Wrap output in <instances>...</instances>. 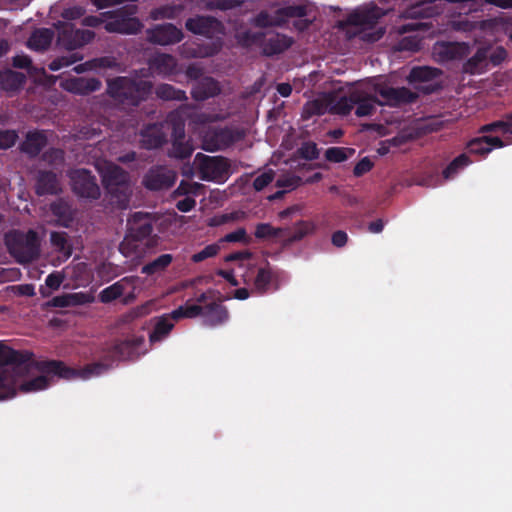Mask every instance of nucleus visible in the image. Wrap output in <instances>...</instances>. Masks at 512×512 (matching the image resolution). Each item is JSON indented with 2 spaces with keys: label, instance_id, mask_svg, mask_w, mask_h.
Here are the masks:
<instances>
[{
  "label": "nucleus",
  "instance_id": "obj_1",
  "mask_svg": "<svg viewBox=\"0 0 512 512\" xmlns=\"http://www.w3.org/2000/svg\"><path fill=\"white\" fill-rule=\"evenodd\" d=\"M31 369H36L41 375L26 380L19 385V390L24 393L36 392L46 389L50 386L51 377H58L65 380L89 379L99 376L108 370V366L102 362H94L85 365L83 368H72L67 366L61 360H41L35 361L32 358Z\"/></svg>",
  "mask_w": 512,
  "mask_h": 512
},
{
  "label": "nucleus",
  "instance_id": "obj_2",
  "mask_svg": "<svg viewBox=\"0 0 512 512\" xmlns=\"http://www.w3.org/2000/svg\"><path fill=\"white\" fill-rule=\"evenodd\" d=\"M153 83L139 77L116 76L107 79L106 94L118 105L138 107L153 92Z\"/></svg>",
  "mask_w": 512,
  "mask_h": 512
},
{
  "label": "nucleus",
  "instance_id": "obj_3",
  "mask_svg": "<svg viewBox=\"0 0 512 512\" xmlns=\"http://www.w3.org/2000/svg\"><path fill=\"white\" fill-rule=\"evenodd\" d=\"M4 242L9 254L17 263H31L40 256V238L33 229L26 232L18 229L10 230L5 234Z\"/></svg>",
  "mask_w": 512,
  "mask_h": 512
},
{
  "label": "nucleus",
  "instance_id": "obj_4",
  "mask_svg": "<svg viewBox=\"0 0 512 512\" xmlns=\"http://www.w3.org/2000/svg\"><path fill=\"white\" fill-rule=\"evenodd\" d=\"M102 183L110 202L119 209H126L132 195L130 175L118 165L110 164L102 171Z\"/></svg>",
  "mask_w": 512,
  "mask_h": 512
},
{
  "label": "nucleus",
  "instance_id": "obj_5",
  "mask_svg": "<svg viewBox=\"0 0 512 512\" xmlns=\"http://www.w3.org/2000/svg\"><path fill=\"white\" fill-rule=\"evenodd\" d=\"M187 105H182L178 109L168 114V123L171 124V144L172 147L168 152L170 158L184 160L189 158L194 146L190 140H186L184 112Z\"/></svg>",
  "mask_w": 512,
  "mask_h": 512
},
{
  "label": "nucleus",
  "instance_id": "obj_6",
  "mask_svg": "<svg viewBox=\"0 0 512 512\" xmlns=\"http://www.w3.org/2000/svg\"><path fill=\"white\" fill-rule=\"evenodd\" d=\"M137 13L136 5H124L115 10L102 13L108 20L104 24V29L109 33L136 34L143 25L135 16Z\"/></svg>",
  "mask_w": 512,
  "mask_h": 512
},
{
  "label": "nucleus",
  "instance_id": "obj_7",
  "mask_svg": "<svg viewBox=\"0 0 512 512\" xmlns=\"http://www.w3.org/2000/svg\"><path fill=\"white\" fill-rule=\"evenodd\" d=\"M194 165L201 180L224 182L229 177L230 163L223 156L197 153Z\"/></svg>",
  "mask_w": 512,
  "mask_h": 512
},
{
  "label": "nucleus",
  "instance_id": "obj_8",
  "mask_svg": "<svg viewBox=\"0 0 512 512\" xmlns=\"http://www.w3.org/2000/svg\"><path fill=\"white\" fill-rule=\"evenodd\" d=\"M244 137L242 131L233 127H213L209 129L202 142L204 150L215 152L225 150Z\"/></svg>",
  "mask_w": 512,
  "mask_h": 512
},
{
  "label": "nucleus",
  "instance_id": "obj_9",
  "mask_svg": "<svg viewBox=\"0 0 512 512\" xmlns=\"http://www.w3.org/2000/svg\"><path fill=\"white\" fill-rule=\"evenodd\" d=\"M71 188L75 195L80 198L97 200L101 196V189L97 183L96 176L91 171L80 168L71 171Z\"/></svg>",
  "mask_w": 512,
  "mask_h": 512
},
{
  "label": "nucleus",
  "instance_id": "obj_10",
  "mask_svg": "<svg viewBox=\"0 0 512 512\" xmlns=\"http://www.w3.org/2000/svg\"><path fill=\"white\" fill-rule=\"evenodd\" d=\"M33 356L32 352L18 351L0 343V369H5V366H12L16 374L27 373L31 364H33Z\"/></svg>",
  "mask_w": 512,
  "mask_h": 512
},
{
  "label": "nucleus",
  "instance_id": "obj_11",
  "mask_svg": "<svg viewBox=\"0 0 512 512\" xmlns=\"http://www.w3.org/2000/svg\"><path fill=\"white\" fill-rule=\"evenodd\" d=\"M95 37L91 30L76 29L73 24L65 23L58 32V43L72 51L90 43Z\"/></svg>",
  "mask_w": 512,
  "mask_h": 512
},
{
  "label": "nucleus",
  "instance_id": "obj_12",
  "mask_svg": "<svg viewBox=\"0 0 512 512\" xmlns=\"http://www.w3.org/2000/svg\"><path fill=\"white\" fill-rule=\"evenodd\" d=\"M176 181V173L165 166H152L143 176L142 184L150 191L167 190Z\"/></svg>",
  "mask_w": 512,
  "mask_h": 512
},
{
  "label": "nucleus",
  "instance_id": "obj_13",
  "mask_svg": "<svg viewBox=\"0 0 512 512\" xmlns=\"http://www.w3.org/2000/svg\"><path fill=\"white\" fill-rule=\"evenodd\" d=\"M171 124L168 123H150L140 130V145L147 150L161 148L167 143L168 130Z\"/></svg>",
  "mask_w": 512,
  "mask_h": 512
},
{
  "label": "nucleus",
  "instance_id": "obj_14",
  "mask_svg": "<svg viewBox=\"0 0 512 512\" xmlns=\"http://www.w3.org/2000/svg\"><path fill=\"white\" fill-rule=\"evenodd\" d=\"M384 15H386V12L376 5L370 8L355 10L344 21L339 22V27L355 26L363 29H373Z\"/></svg>",
  "mask_w": 512,
  "mask_h": 512
},
{
  "label": "nucleus",
  "instance_id": "obj_15",
  "mask_svg": "<svg viewBox=\"0 0 512 512\" xmlns=\"http://www.w3.org/2000/svg\"><path fill=\"white\" fill-rule=\"evenodd\" d=\"M441 74L442 71L438 68L430 66H416L410 70L407 80L410 84L424 83L425 85L415 86V88L425 94H431L440 89V85L438 83H432V81L438 78Z\"/></svg>",
  "mask_w": 512,
  "mask_h": 512
},
{
  "label": "nucleus",
  "instance_id": "obj_16",
  "mask_svg": "<svg viewBox=\"0 0 512 512\" xmlns=\"http://www.w3.org/2000/svg\"><path fill=\"white\" fill-rule=\"evenodd\" d=\"M154 218L150 213L135 212L127 220V237L133 241H142L153 232Z\"/></svg>",
  "mask_w": 512,
  "mask_h": 512
},
{
  "label": "nucleus",
  "instance_id": "obj_17",
  "mask_svg": "<svg viewBox=\"0 0 512 512\" xmlns=\"http://www.w3.org/2000/svg\"><path fill=\"white\" fill-rule=\"evenodd\" d=\"M146 37L150 43L165 46L180 42L183 38V33L175 25L165 23L147 29Z\"/></svg>",
  "mask_w": 512,
  "mask_h": 512
},
{
  "label": "nucleus",
  "instance_id": "obj_18",
  "mask_svg": "<svg viewBox=\"0 0 512 512\" xmlns=\"http://www.w3.org/2000/svg\"><path fill=\"white\" fill-rule=\"evenodd\" d=\"M279 277V271L273 269L267 263L265 266L258 268L253 280V290L259 295H264L270 290L277 291L279 289Z\"/></svg>",
  "mask_w": 512,
  "mask_h": 512
},
{
  "label": "nucleus",
  "instance_id": "obj_19",
  "mask_svg": "<svg viewBox=\"0 0 512 512\" xmlns=\"http://www.w3.org/2000/svg\"><path fill=\"white\" fill-rule=\"evenodd\" d=\"M185 27L193 34L212 38L220 33L222 24L219 20L211 16H196L188 18Z\"/></svg>",
  "mask_w": 512,
  "mask_h": 512
},
{
  "label": "nucleus",
  "instance_id": "obj_20",
  "mask_svg": "<svg viewBox=\"0 0 512 512\" xmlns=\"http://www.w3.org/2000/svg\"><path fill=\"white\" fill-rule=\"evenodd\" d=\"M504 142L498 136L482 134L467 142L466 150L469 154L487 156L494 148L504 147Z\"/></svg>",
  "mask_w": 512,
  "mask_h": 512
},
{
  "label": "nucleus",
  "instance_id": "obj_21",
  "mask_svg": "<svg viewBox=\"0 0 512 512\" xmlns=\"http://www.w3.org/2000/svg\"><path fill=\"white\" fill-rule=\"evenodd\" d=\"M203 325L207 327H217L226 323L229 319L228 309L218 302H211L203 305L201 314Z\"/></svg>",
  "mask_w": 512,
  "mask_h": 512
},
{
  "label": "nucleus",
  "instance_id": "obj_22",
  "mask_svg": "<svg viewBox=\"0 0 512 512\" xmlns=\"http://www.w3.org/2000/svg\"><path fill=\"white\" fill-rule=\"evenodd\" d=\"M48 144L46 133L40 130L29 131L20 144V150L30 158L37 157Z\"/></svg>",
  "mask_w": 512,
  "mask_h": 512
},
{
  "label": "nucleus",
  "instance_id": "obj_23",
  "mask_svg": "<svg viewBox=\"0 0 512 512\" xmlns=\"http://www.w3.org/2000/svg\"><path fill=\"white\" fill-rule=\"evenodd\" d=\"M379 94L389 105L398 106L401 104H410L416 101L418 95L406 87H388L379 90Z\"/></svg>",
  "mask_w": 512,
  "mask_h": 512
},
{
  "label": "nucleus",
  "instance_id": "obj_24",
  "mask_svg": "<svg viewBox=\"0 0 512 512\" xmlns=\"http://www.w3.org/2000/svg\"><path fill=\"white\" fill-rule=\"evenodd\" d=\"M60 191L57 174L53 171L40 170L37 173L35 192L39 196L55 195Z\"/></svg>",
  "mask_w": 512,
  "mask_h": 512
},
{
  "label": "nucleus",
  "instance_id": "obj_25",
  "mask_svg": "<svg viewBox=\"0 0 512 512\" xmlns=\"http://www.w3.org/2000/svg\"><path fill=\"white\" fill-rule=\"evenodd\" d=\"M101 81L97 78L75 77L67 79L63 85L67 91L78 94L87 95L101 88Z\"/></svg>",
  "mask_w": 512,
  "mask_h": 512
},
{
  "label": "nucleus",
  "instance_id": "obj_26",
  "mask_svg": "<svg viewBox=\"0 0 512 512\" xmlns=\"http://www.w3.org/2000/svg\"><path fill=\"white\" fill-rule=\"evenodd\" d=\"M221 88L218 81L212 77L200 79L192 88L191 95L196 101H205L220 94Z\"/></svg>",
  "mask_w": 512,
  "mask_h": 512
},
{
  "label": "nucleus",
  "instance_id": "obj_27",
  "mask_svg": "<svg viewBox=\"0 0 512 512\" xmlns=\"http://www.w3.org/2000/svg\"><path fill=\"white\" fill-rule=\"evenodd\" d=\"M143 343V336H131L116 343L113 347V352L120 359H132L139 355V350Z\"/></svg>",
  "mask_w": 512,
  "mask_h": 512
},
{
  "label": "nucleus",
  "instance_id": "obj_28",
  "mask_svg": "<svg viewBox=\"0 0 512 512\" xmlns=\"http://www.w3.org/2000/svg\"><path fill=\"white\" fill-rule=\"evenodd\" d=\"M293 44V39L285 34L275 33L271 37L264 39L262 51L266 56H274L283 53Z\"/></svg>",
  "mask_w": 512,
  "mask_h": 512
},
{
  "label": "nucleus",
  "instance_id": "obj_29",
  "mask_svg": "<svg viewBox=\"0 0 512 512\" xmlns=\"http://www.w3.org/2000/svg\"><path fill=\"white\" fill-rule=\"evenodd\" d=\"M434 50L442 61L459 60L467 54V46L464 43L443 42L437 44Z\"/></svg>",
  "mask_w": 512,
  "mask_h": 512
},
{
  "label": "nucleus",
  "instance_id": "obj_30",
  "mask_svg": "<svg viewBox=\"0 0 512 512\" xmlns=\"http://www.w3.org/2000/svg\"><path fill=\"white\" fill-rule=\"evenodd\" d=\"M54 37V32L48 28L36 29L27 41V46L36 51H44L50 45Z\"/></svg>",
  "mask_w": 512,
  "mask_h": 512
},
{
  "label": "nucleus",
  "instance_id": "obj_31",
  "mask_svg": "<svg viewBox=\"0 0 512 512\" xmlns=\"http://www.w3.org/2000/svg\"><path fill=\"white\" fill-rule=\"evenodd\" d=\"M26 82L25 74L11 69L0 71V88L5 91L19 90Z\"/></svg>",
  "mask_w": 512,
  "mask_h": 512
},
{
  "label": "nucleus",
  "instance_id": "obj_32",
  "mask_svg": "<svg viewBox=\"0 0 512 512\" xmlns=\"http://www.w3.org/2000/svg\"><path fill=\"white\" fill-rule=\"evenodd\" d=\"M487 50L479 48L475 54L463 64V71L470 75L480 74L486 70Z\"/></svg>",
  "mask_w": 512,
  "mask_h": 512
},
{
  "label": "nucleus",
  "instance_id": "obj_33",
  "mask_svg": "<svg viewBox=\"0 0 512 512\" xmlns=\"http://www.w3.org/2000/svg\"><path fill=\"white\" fill-rule=\"evenodd\" d=\"M170 314H165L156 319L154 329L149 335L151 343L162 341L166 338L174 327Z\"/></svg>",
  "mask_w": 512,
  "mask_h": 512
},
{
  "label": "nucleus",
  "instance_id": "obj_34",
  "mask_svg": "<svg viewBox=\"0 0 512 512\" xmlns=\"http://www.w3.org/2000/svg\"><path fill=\"white\" fill-rule=\"evenodd\" d=\"M131 283L128 277H124L114 284L104 288L99 293V300L101 303L107 304L118 299L124 294L126 287Z\"/></svg>",
  "mask_w": 512,
  "mask_h": 512
},
{
  "label": "nucleus",
  "instance_id": "obj_35",
  "mask_svg": "<svg viewBox=\"0 0 512 512\" xmlns=\"http://www.w3.org/2000/svg\"><path fill=\"white\" fill-rule=\"evenodd\" d=\"M150 67L160 75H170L174 72L176 61L170 54H158L149 61Z\"/></svg>",
  "mask_w": 512,
  "mask_h": 512
},
{
  "label": "nucleus",
  "instance_id": "obj_36",
  "mask_svg": "<svg viewBox=\"0 0 512 512\" xmlns=\"http://www.w3.org/2000/svg\"><path fill=\"white\" fill-rule=\"evenodd\" d=\"M315 230V225L310 221H299L295 224L292 233L289 235L287 231L284 233V243L285 245H291L295 242L301 241L307 235L313 233Z\"/></svg>",
  "mask_w": 512,
  "mask_h": 512
},
{
  "label": "nucleus",
  "instance_id": "obj_37",
  "mask_svg": "<svg viewBox=\"0 0 512 512\" xmlns=\"http://www.w3.org/2000/svg\"><path fill=\"white\" fill-rule=\"evenodd\" d=\"M157 98L163 101H185L187 100L186 92L178 89L171 84L162 83L155 88Z\"/></svg>",
  "mask_w": 512,
  "mask_h": 512
},
{
  "label": "nucleus",
  "instance_id": "obj_38",
  "mask_svg": "<svg viewBox=\"0 0 512 512\" xmlns=\"http://www.w3.org/2000/svg\"><path fill=\"white\" fill-rule=\"evenodd\" d=\"M173 256L171 254H161L156 259L148 262L141 268V273L145 275H154L165 271L172 263Z\"/></svg>",
  "mask_w": 512,
  "mask_h": 512
},
{
  "label": "nucleus",
  "instance_id": "obj_39",
  "mask_svg": "<svg viewBox=\"0 0 512 512\" xmlns=\"http://www.w3.org/2000/svg\"><path fill=\"white\" fill-rule=\"evenodd\" d=\"M472 160L468 156L467 153H462L454 158L448 166L443 170L442 175L445 180H449L454 178L455 175L458 174L459 171L468 167L472 164Z\"/></svg>",
  "mask_w": 512,
  "mask_h": 512
},
{
  "label": "nucleus",
  "instance_id": "obj_40",
  "mask_svg": "<svg viewBox=\"0 0 512 512\" xmlns=\"http://www.w3.org/2000/svg\"><path fill=\"white\" fill-rule=\"evenodd\" d=\"M16 394V380L7 369H0V400L11 398Z\"/></svg>",
  "mask_w": 512,
  "mask_h": 512
},
{
  "label": "nucleus",
  "instance_id": "obj_41",
  "mask_svg": "<svg viewBox=\"0 0 512 512\" xmlns=\"http://www.w3.org/2000/svg\"><path fill=\"white\" fill-rule=\"evenodd\" d=\"M359 101V92L354 91L349 96L340 97L332 106L331 110L340 115H348L355 104Z\"/></svg>",
  "mask_w": 512,
  "mask_h": 512
},
{
  "label": "nucleus",
  "instance_id": "obj_42",
  "mask_svg": "<svg viewBox=\"0 0 512 512\" xmlns=\"http://www.w3.org/2000/svg\"><path fill=\"white\" fill-rule=\"evenodd\" d=\"M203 312V305L199 304H188L179 306L177 309L173 310L170 313V316L173 320L178 321L183 318H196L201 316Z\"/></svg>",
  "mask_w": 512,
  "mask_h": 512
},
{
  "label": "nucleus",
  "instance_id": "obj_43",
  "mask_svg": "<svg viewBox=\"0 0 512 512\" xmlns=\"http://www.w3.org/2000/svg\"><path fill=\"white\" fill-rule=\"evenodd\" d=\"M376 104H381L374 96H363L359 92V101L355 104V114L358 117H365L372 115L376 110Z\"/></svg>",
  "mask_w": 512,
  "mask_h": 512
},
{
  "label": "nucleus",
  "instance_id": "obj_44",
  "mask_svg": "<svg viewBox=\"0 0 512 512\" xmlns=\"http://www.w3.org/2000/svg\"><path fill=\"white\" fill-rule=\"evenodd\" d=\"M288 231L284 228H275L269 223H259L256 225L254 235L257 239H271L284 237V233Z\"/></svg>",
  "mask_w": 512,
  "mask_h": 512
},
{
  "label": "nucleus",
  "instance_id": "obj_45",
  "mask_svg": "<svg viewBox=\"0 0 512 512\" xmlns=\"http://www.w3.org/2000/svg\"><path fill=\"white\" fill-rule=\"evenodd\" d=\"M181 5H164L151 11L150 16L153 20L175 19L182 12Z\"/></svg>",
  "mask_w": 512,
  "mask_h": 512
},
{
  "label": "nucleus",
  "instance_id": "obj_46",
  "mask_svg": "<svg viewBox=\"0 0 512 512\" xmlns=\"http://www.w3.org/2000/svg\"><path fill=\"white\" fill-rule=\"evenodd\" d=\"M51 212L56 216L61 225L68 227L72 221L70 207L63 201L53 202L50 206Z\"/></svg>",
  "mask_w": 512,
  "mask_h": 512
},
{
  "label": "nucleus",
  "instance_id": "obj_47",
  "mask_svg": "<svg viewBox=\"0 0 512 512\" xmlns=\"http://www.w3.org/2000/svg\"><path fill=\"white\" fill-rule=\"evenodd\" d=\"M496 132L502 134H510L509 114L504 119L485 124L479 128V133L486 135V133Z\"/></svg>",
  "mask_w": 512,
  "mask_h": 512
},
{
  "label": "nucleus",
  "instance_id": "obj_48",
  "mask_svg": "<svg viewBox=\"0 0 512 512\" xmlns=\"http://www.w3.org/2000/svg\"><path fill=\"white\" fill-rule=\"evenodd\" d=\"M203 189V185L197 182H189L182 180L176 190L174 191V194L176 196H186L190 197V195H199L201 190Z\"/></svg>",
  "mask_w": 512,
  "mask_h": 512
},
{
  "label": "nucleus",
  "instance_id": "obj_49",
  "mask_svg": "<svg viewBox=\"0 0 512 512\" xmlns=\"http://www.w3.org/2000/svg\"><path fill=\"white\" fill-rule=\"evenodd\" d=\"M209 10L226 11L240 6L243 0H204Z\"/></svg>",
  "mask_w": 512,
  "mask_h": 512
},
{
  "label": "nucleus",
  "instance_id": "obj_50",
  "mask_svg": "<svg viewBox=\"0 0 512 512\" xmlns=\"http://www.w3.org/2000/svg\"><path fill=\"white\" fill-rule=\"evenodd\" d=\"M277 13L287 18H304L307 15L305 5H289L278 9Z\"/></svg>",
  "mask_w": 512,
  "mask_h": 512
},
{
  "label": "nucleus",
  "instance_id": "obj_51",
  "mask_svg": "<svg viewBox=\"0 0 512 512\" xmlns=\"http://www.w3.org/2000/svg\"><path fill=\"white\" fill-rule=\"evenodd\" d=\"M220 251V246L216 243L209 244L204 247L201 251L193 254L191 260L194 263H200L208 258L215 257Z\"/></svg>",
  "mask_w": 512,
  "mask_h": 512
},
{
  "label": "nucleus",
  "instance_id": "obj_52",
  "mask_svg": "<svg viewBox=\"0 0 512 512\" xmlns=\"http://www.w3.org/2000/svg\"><path fill=\"white\" fill-rule=\"evenodd\" d=\"M41 159L49 165L61 164L64 160V151L59 148H49L42 154Z\"/></svg>",
  "mask_w": 512,
  "mask_h": 512
},
{
  "label": "nucleus",
  "instance_id": "obj_53",
  "mask_svg": "<svg viewBox=\"0 0 512 512\" xmlns=\"http://www.w3.org/2000/svg\"><path fill=\"white\" fill-rule=\"evenodd\" d=\"M348 150L344 147H330L325 151V158L329 162L341 163L348 158L346 154Z\"/></svg>",
  "mask_w": 512,
  "mask_h": 512
},
{
  "label": "nucleus",
  "instance_id": "obj_54",
  "mask_svg": "<svg viewBox=\"0 0 512 512\" xmlns=\"http://www.w3.org/2000/svg\"><path fill=\"white\" fill-rule=\"evenodd\" d=\"M18 137L19 136L16 130H0V149L11 148L16 143Z\"/></svg>",
  "mask_w": 512,
  "mask_h": 512
},
{
  "label": "nucleus",
  "instance_id": "obj_55",
  "mask_svg": "<svg viewBox=\"0 0 512 512\" xmlns=\"http://www.w3.org/2000/svg\"><path fill=\"white\" fill-rule=\"evenodd\" d=\"M275 173L272 170L263 172L258 175L253 181V188L255 191H262L274 180Z\"/></svg>",
  "mask_w": 512,
  "mask_h": 512
},
{
  "label": "nucleus",
  "instance_id": "obj_56",
  "mask_svg": "<svg viewBox=\"0 0 512 512\" xmlns=\"http://www.w3.org/2000/svg\"><path fill=\"white\" fill-rule=\"evenodd\" d=\"M253 24L259 28H267L279 25L278 21L274 20L273 17L267 11H260L254 17Z\"/></svg>",
  "mask_w": 512,
  "mask_h": 512
},
{
  "label": "nucleus",
  "instance_id": "obj_57",
  "mask_svg": "<svg viewBox=\"0 0 512 512\" xmlns=\"http://www.w3.org/2000/svg\"><path fill=\"white\" fill-rule=\"evenodd\" d=\"M299 155L306 160H315L319 157V150L315 143L305 142L299 148Z\"/></svg>",
  "mask_w": 512,
  "mask_h": 512
},
{
  "label": "nucleus",
  "instance_id": "obj_58",
  "mask_svg": "<svg viewBox=\"0 0 512 512\" xmlns=\"http://www.w3.org/2000/svg\"><path fill=\"white\" fill-rule=\"evenodd\" d=\"M326 105L321 100H313L305 105L304 111L308 116L323 115L326 112Z\"/></svg>",
  "mask_w": 512,
  "mask_h": 512
},
{
  "label": "nucleus",
  "instance_id": "obj_59",
  "mask_svg": "<svg viewBox=\"0 0 512 512\" xmlns=\"http://www.w3.org/2000/svg\"><path fill=\"white\" fill-rule=\"evenodd\" d=\"M70 307L84 305L92 301V297L84 292L68 293Z\"/></svg>",
  "mask_w": 512,
  "mask_h": 512
},
{
  "label": "nucleus",
  "instance_id": "obj_60",
  "mask_svg": "<svg viewBox=\"0 0 512 512\" xmlns=\"http://www.w3.org/2000/svg\"><path fill=\"white\" fill-rule=\"evenodd\" d=\"M373 166V162L368 157H364L354 166L353 174L356 177H361L368 173Z\"/></svg>",
  "mask_w": 512,
  "mask_h": 512
},
{
  "label": "nucleus",
  "instance_id": "obj_61",
  "mask_svg": "<svg viewBox=\"0 0 512 512\" xmlns=\"http://www.w3.org/2000/svg\"><path fill=\"white\" fill-rule=\"evenodd\" d=\"M222 241L229 242V243L247 242V233H246L245 228L241 227L233 232L226 234L222 238Z\"/></svg>",
  "mask_w": 512,
  "mask_h": 512
},
{
  "label": "nucleus",
  "instance_id": "obj_62",
  "mask_svg": "<svg viewBox=\"0 0 512 512\" xmlns=\"http://www.w3.org/2000/svg\"><path fill=\"white\" fill-rule=\"evenodd\" d=\"M50 241L59 250H65L67 246V234L65 232H52Z\"/></svg>",
  "mask_w": 512,
  "mask_h": 512
},
{
  "label": "nucleus",
  "instance_id": "obj_63",
  "mask_svg": "<svg viewBox=\"0 0 512 512\" xmlns=\"http://www.w3.org/2000/svg\"><path fill=\"white\" fill-rule=\"evenodd\" d=\"M63 280L64 277L61 273L53 272L46 277L45 284L51 290H57L61 286Z\"/></svg>",
  "mask_w": 512,
  "mask_h": 512
},
{
  "label": "nucleus",
  "instance_id": "obj_64",
  "mask_svg": "<svg viewBox=\"0 0 512 512\" xmlns=\"http://www.w3.org/2000/svg\"><path fill=\"white\" fill-rule=\"evenodd\" d=\"M12 64L15 68L27 69L29 71L32 67V60L29 56L21 54L13 57Z\"/></svg>",
  "mask_w": 512,
  "mask_h": 512
}]
</instances>
